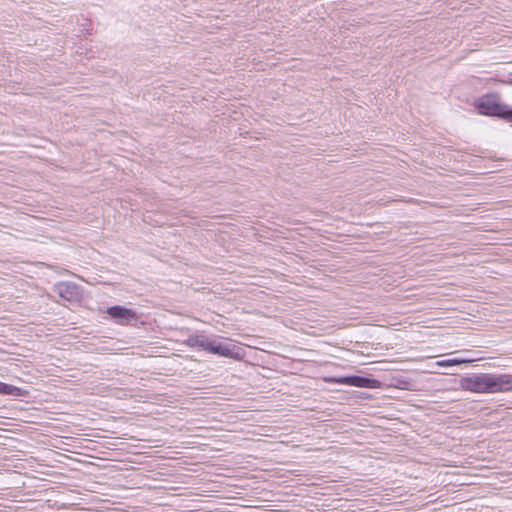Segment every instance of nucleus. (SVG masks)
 <instances>
[{
    "label": "nucleus",
    "mask_w": 512,
    "mask_h": 512,
    "mask_svg": "<svg viewBox=\"0 0 512 512\" xmlns=\"http://www.w3.org/2000/svg\"><path fill=\"white\" fill-rule=\"evenodd\" d=\"M25 394L26 391L23 390L22 388L4 382H0V395H12L16 397H21L24 396Z\"/></svg>",
    "instance_id": "obj_8"
},
{
    "label": "nucleus",
    "mask_w": 512,
    "mask_h": 512,
    "mask_svg": "<svg viewBox=\"0 0 512 512\" xmlns=\"http://www.w3.org/2000/svg\"><path fill=\"white\" fill-rule=\"evenodd\" d=\"M53 292L63 300L78 302L82 298L81 287L71 281L58 282L53 286Z\"/></svg>",
    "instance_id": "obj_4"
},
{
    "label": "nucleus",
    "mask_w": 512,
    "mask_h": 512,
    "mask_svg": "<svg viewBox=\"0 0 512 512\" xmlns=\"http://www.w3.org/2000/svg\"><path fill=\"white\" fill-rule=\"evenodd\" d=\"M210 340L211 338L207 337L204 334L190 335L185 340V345H187L190 348H197L208 352Z\"/></svg>",
    "instance_id": "obj_7"
},
{
    "label": "nucleus",
    "mask_w": 512,
    "mask_h": 512,
    "mask_svg": "<svg viewBox=\"0 0 512 512\" xmlns=\"http://www.w3.org/2000/svg\"><path fill=\"white\" fill-rule=\"evenodd\" d=\"M509 82L512 83V73L510 74Z\"/></svg>",
    "instance_id": "obj_10"
},
{
    "label": "nucleus",
    "mask_w": 512,
    "mask_h": 512,
    "mask_svg": "<svg viewBox=\"0 0 512 512\" xmlns=\"http://www.w3.org/2000/svg\"><path fill=\"white\" fill-rule=\"evenodd\" d=\"M107 314L117 324L121 325L129 324L132 321L138 320V316L135 311L120 305L109 307L107 309Z\"/></svg>",
    "instance_id": "obj_6"
},
{
    "label": "nucleus",
    "mask_w": 512,
    "mask_h": 512,
    "mask_svg": "<svg viewBox=\"0 0 512 512\" xmlns=\"http://www.w3.org/2000/svg\"><path fill=\"white\" fill-rule=\"evenodd\" d=\"M208 352L221 357L240 359L239 348L235 345L224 344L219 341L218 336H213L210 340Z\"/></svg>",
    "instance_id": "obj_5"
},
{
    "label": "nucleus",
    "mask_w": 512,
    "mask_h": 512,
    "mask_svg": "<svg viewBox=\"0 0 512 512\" xmlns=\"http://www.w3.org/2000/svg\"><path fill=\"white\" fill-rule=\"evenodd\" d=\"M460 388L478 394H494L512 391L511 374L474 373L462 377Z\"/></svg>",
    "instance_id": "obj_1"
},
{
    "label": "nucleus",
    "mask_w": 512,
    "mask_h": 512,
    "mask_svg": "<svg viewBox=\"0 0 512 512\" xmlns=\"http://www.w3.org/2000/svg\"><path fill=\"white\" fill-rule=\"evenodd\" d=\"M464 362H466V360L459 359V358H453V359H447V360L438 361L437 365L438 366H442V367H447V366L460 365V364H462Z\"/></svg>",
    "instance_id": "obj_9"
},
{
    "label": "nucleus",
    "mask_w": 512,
    "mask_h": 512,
    "mask_svg": "<svg viewBox=\"0 0 512 512\" xmlns=\"http://www.w3.org/2000/svg\"><path fill=\"white\" fill-rule=\"evenodd\" d=\"M478 112L485 116L498 117L512 122V108L498 100L495 94H487L475 101Z\"/></svg>",
    "instance_id": "obj_2"
},
{
    "label": "nucleus",
    "mask_w": 512,
    "mask_h": 512,
    "mask_svg": "<svg viewBox=\"0 0 512 512\" xmlns=\"http://www.w3.org/2000/svg\"><path fill=\"white\" fill-rule=\"evenodd\" d=\"M326 382L370 389L379 388L381 385V382L375 378L364 377L359 375L329 377L326 378Z\"/></svg>",
    "instance_id": "obj_3"
}]
</instances>
